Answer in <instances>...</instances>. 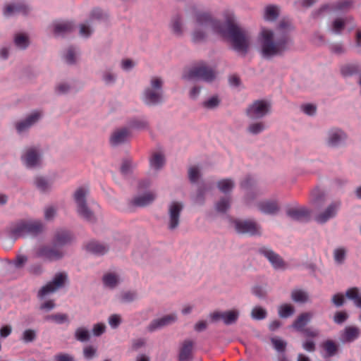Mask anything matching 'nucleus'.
Segmentation results:
<instances>
[{
	"label": "nucleus",
	"instance_id": "37",
	"mask_svg": "<svg viewBox=\"0 0 361 361\" xmlns=\"http://www.w3.org/2000/svg\"><path fill=\"white\" fill-rule=\"evenodd\" d=\"M295 312L294 307L290 304H283L279 307V315L281 318H288Z\"/></svg>",
	"mask_w": 361,
	"mask_h": 361
},
{
	"label": "nucleus",
	"instance_id": "30",
	"mask_svg": "<svg viewBox=\"0 0 361 361\" xmlns=\"http://www.w3.org/2000/svg\"><path fill=\"white\" fill-rule=\"evenodd\" d=\"M345 296L352 300L357 307L361 309V294L357 287H352L346 290Z\"/></svg>",
	"mask_w": 361,
	"mask_h": 361
},
{
	"label": "nucleus",
	"instance_id": "24",
	"mask_svg": "<svg viewBox=\"0 0 361 361\" xmlns=\"http://www.w3.org/2000/svg\"><path fill=\"white\" fill-rule=\"evenodd\" d=\"M54 32L56 36H63L70 33L74 28L73 23L69 21H57L54 23Z\"/></svg>",
	"mask_w": 361,
	"mask_h": 361
},
{
	"label": "nucleus",
	"instance_id": "31",
	"mask_svg": "<svg viewBox=\"0 0 361 361\" xmlns=\"http://www.w3.org/2000/svg\"><path fill=\"white\" fill-rule=\"evenodd\" d=\"M182 204L178 202H173L169 209L170 226H178L179 223V215L182 209Z\"/></svg>",
	"mask_w": 361,
	"mask_h": 361
},
{
	"label": "nucleus",
	"instance_id": "10",
	"mask_svg": "<svg viewBox=\"0 0 361 361\" xmlns=\"http://www.w3.org/2000/svg\"><path fill=\"white\" fill-rule=\"evenodd\" d=\"M270 110V104L264 100H256L246 110L247 116L251 119H259L266 116Z\"/></svg>",
	"mask_w": 361,
	"mask_h": 361
},
{
	"label": "nucleus",
	"instance_id": "52",
	"mask_svg": "<svg viewBox=\"0 0 361 361\" xmlns=\"http://www.w3.org/2000/svg\"><path fill=\"white\" fill-rule=\"evenodd\" d=\"M346 256V251L344 248H337L334 252V260L338 264L343 263Z\"/></svg>",
	"mask_w": 361,
	"mask_h": 361
},
{
	"label": "nucleus",
	"instance_id": "42",
	"mask_svg": "<svg viewBox=\"0 0 361 361\" xmlns=\"http://www.w3.org/2000/svg\"><path fill=\"white\" fill-rule=\"evenodd\" d=\"M14 42L16 47L20 49H25L29 44L28 37L24 34H17L14 38Z\"/></svg>",
	"mask_w": 361,
	"mask_h": 361
},
{
	"label": "nucleus",
	"instance_id": "49",
	"mask_svg": "<svg viewBox=\"0 0 361 361\" xmlns=\"http://www.w3.org/2000/svg\"><path fill=\"white\" fill-rule=\"evenodd\" d=\"M345 25V20L342 18H336L334 20L332 23V31L339 35L341 33L342 30L344 29Z\"/></svg>",
	"mask_w": 361,
	"mask_h": 361
},
{
	"label": "nucleus",
	"instance_id": "60",
	"mask_svg": "<svg viewBox=\"0 0 361 361\" xmlns=\"http://www.w3.org/2000/svg\"><path fill=\"white\" fill-rule=\"evenodd\" d=\"M106 326L102 323H97L93 326L92 333L95 336H100L105 332Z\"/></svg>",
	"mask_w": 361,
	"mask_h": 361
},
{
	"label": "nucleus",
	"instance_id": "4",
	"mask_svg": "<svg viewBox=\"0 0 361 361\" xmlns=\"http://www.w3.org/2000/svg\"><path fill=\"white\" fill-rule=\"evenodd\" d=\"M163 80L159 77H152L149 87L145 88L142 101L149 106L157 105L163 102Z\"/></svg>",
	"mask_w": 361,
	"mask_h": 361
},
{
	"label": "nucleus",
	"instance_id": "25",
	"mask_svg": "<svg viewBox=\"0 0 361 361\" xmlns=\"http://www.w3.org/2000/svg\"><path fill=\"white\" fill-rule=\"evenodd\" d=\"M258 209L267 214H275L279 211V206L276 201L264 200L258 203Z\"/></svg>",
	"mask_w": 361,
	"mask_h": 361
},
{
	"label": "nucleus",
	"instance_id": "15",
	"mask_svg": "<svg viewBox=\"0 0 361 361\" xmlns=\"http://www.w3.org/2000/svg\"><path fill=\"white\" fill-rule=\"evenodd\" d=\"M341 207L339 201H335L330 204L323 212H320L315 217L317 223L322 224H325L330 219L334 218Z\"/></svg>",
	"mask_w": 361,
	"mask_h": 361
},
{
	"label": "nucleus",
	"instance_id": "45",
	"mask_svg": "<svg viewBox=\"0 0 361 361\" xmlns=\"http://www.w3.org/2000/svg\"><path fill=\"white\" fill-rule=\"evenodd\" d=\"M354 1L353 0H341L335 6V9L340 11H348L353 8Z\"/></svg>",
	"mask_w": 361,
	"mask_h": 361
},
{
	"label": "nucleus",
	"instance_id": "23",
	"mask_svg": "<svg viewBox=\"0 0 361 361\" xmlns=\"http://www.w3.org/2000/svg\"><path fill=\"white\" fill-rule=\"evenodd\" d=\"M29 10V7L24 4H8L5 6L4 14L6 16H11L17 13L25 15L28 13Z\"/></svg>",
	"mask_w": 361,
	"mask_h": 361
},
{
	"label": "nucleus",
	"instance_id": "28",
	"mask_svg": "<svg viewBox=\"0 0 361 361\" xmlns=\"http://www.w3.org/2000/svg\"><path fill=\"white\" fill-rule=\"evenodd\" d=\"M360 334V329L357 327L349 326L344 329L341 334V338L345 343H351L357 339Z\"/></svg>",
	"mask_w": 361,
	"mask_h": 361
},
{
	"label": "nucleus",
	"instance_id": "46",
	"mask_svg": "<svg viewBox=\"0 0 361 361\" xmlns=\"http://www.w3.org/2000/svg\"><path fill=\"white\" fill-rule=\"evenodd\" d=\"M251 316L254 319L262 320L267 317V312L261 307H255L252 310Z\"/></svg>",
	"mask_w": 361,
	"mask_h": 361
},
{
	"label": "nucleus",
	"instance_id": "1",
	"mask_svg": "<svg viewBox=\"0 0 361 361\" xmlns=\"http://www.w3.org/2000/svg\"><path fill=\"white\" fill-rule=\"evenodd\" d=\"M196 26L211 30L228 40L232 48L238 53L245 56L250 48L251 36L248 31L239 27L235 22L232 13H228L225 23L212 19L207 13H195Z\"/></svg>",
	"mask_w": 361,
	"mask_h": 361
},
{
	"label": "nucleus",
	"instance_id": "51",
	"mask_svg": "<svg viewBox=\"0 0 361 361\" xmlns=\"http://www.w3.org/2000/svg\"><path fill=\"white\" fill-rule=\"evenodd\" d=\"M345 295L341 293H338L332 295L331 302L336 307H340L345 303Z\"/></svg>",
	"mask_w": 361,
	"mask_h": 361
},
{
	"label": "nucleus",
	"instance_id": "22",
	"mask_svg": "<svg viewBox=\"0 0 361 361\" xmlns=\"http://www.w3.org/2000/svg\"><path fill=\"white\" fill-rule=\"evenodd\" d=\"M155 195L152 192H147L142 195L137 196L131 200L129 202L130 207H145L151 204L155 199Z\"/></svg>",
	"mask_w": 361,
	"mask_h": 361
},
{
	"label": "nucleus",
	"instance_id": "17",
	"mask_svg": "<svg viewBox=\"0 0 361 361\" xmlns=\"http://www.w3.org/2000/svg\"><path fill=\"white\" fill-rule=\"evenodd\" d=\"M286 214L296 221H306L310 218L311 211L304 207H290L286 210Z\"/></svg>",
	"mask_w": 361,
	"mask_h": 361
},
{
	"label": "nucleus",
	"instance_id": "36",
	"mask_svg": "<svg viewBox=\"0 0 361 361\" xmlns=\"http://www.w3.org/2000/svg\"><path fill=\"white\" fill-rule=\"evenodd\" d=\"M37 336V331L32 329H25L20 336V341L25 343L34 342Z\"/></svg>",
	"mask_w": 361,
	"mask_h": 361
},
{
	"label": "nucleus",
	"instance_id": "8",
	"mask_svg": "<svg viewBox=\"0 0 361 361\" xmlns=\"http://www.w3.org/2000/svg\"><path fill=\"white\" fill-rule=\"evenodd\" d=\"M257 253L264 257L275 270H285L287 264L283 259L271 248L262 246L258 248Z\"/></svg>",
	"mask_w": 361,
	"mask_h": 361
},
{
	"label": "nucleus",
	"instance_id": "12",
	"mask_svg": "<svg viewBox=\"0 0 361 361\" xmlns=\"http://www.w3.org/2000/svg\"><path fill=\"white\" fill-rule=\"evenodd\" d=\"M75 240V235L70 231L63 230L55 233L51 244L60 249L62 247L71 245Z\"/></svg>",
	"mask_w": 361,
	"mask_h": 361
},
{
	"label": "nucleus",
	"instance_id": "50",
	"mask_svg": "<svg viewBox=\"0 0 361 361\" xmlns=\"http://www.w3.org/2000/svg\"><path fill=\"white\" fill-rule=\"evenodd\" d=\"M171 28L176 35H180L182 33V24L180 16H175L171 20Z\"/></svg>",
	"mask_w": 361,
	"mask_h": 361
},
{
	"label": "nucleus",
	"instance_id": "16",
	"mask_svg": "<svg viewBox=\"0 0 361 361\" xmlns=\"http://www.w3.org/2000/svg\"><path fill=\"white\" fill-rule=\"evenodd\" d=\"M40 157L41 155L37 148L30 147L25 150L22 156V159L27 167L32 168L39 165Z\"/></svg>",
	"mask_w": 361,
	"mask_h": 361
},
{
	"label": "nucleus",
	"instance_id": "53",
	"mask_svg": "<svg viewBox=\"0 0 361 361\" xmlns=\"http://www.w3.org/2000/svg\"><path fill=\"white\" fill-rule=\"evenodd\" d=\"M349 317L345 311H337L334 316V322L337 324H343Z\"/></svg>",
	"mask_w": 361,
	"mask_h": 361
},
{
	"label": "nucleus",
	"instance_id": "9",
	"mask_svg": "<svg viewBox=\"0 0 361 361\" xmlns=\"http://www.w3.org/2000/svg\"><path fill=\"white\" fill-rule=\"evenodd\" d=\"M87 192V190L83 188H78L74 193V200L77 204L78 212L80 216L91 221L93 219V214L88 209L86 204V195Z\"/></svg>",
	"mask_w": 361,
	"mask_h": 361
},
{
	"label": "nucleus",
	"instance_id": "6",
	"mask_svg": "<svg viewBox=\"0 0 361 361\" xmlns=\"http://www.w3.org/2000/svg\"><path fill=\"white\" fill-rule=\"evenodd\" d=\"M186 79H201L211 82L215 78V72L204 63L200 62L191 68L183 75Z\"/></svg>",
	"mask_w": 361,
	"mask_h": 361
},
{
	"label": "nucleus",
	"instance_id": "34",
	"mask_svg": "<svg viewBox=\"0 0 361 361\" xmlns=\"http://www.w3.org/2000/svg\"><path fill=\"white\" fill-rule=\"evenodd\" d=\"M128 126L133 130H144L148 127V122L145 118H135L130 120Z\"/></svg>",
	"mask_w": 361,
	"mask_h": 361
},
{
	"label": "nucleus",
	"instance_id": "26",
	"mask_svg": "<svg viewBox=\"0 0 361 361\" xmlns=\"http://www.w3.org/2000/svg\"><path fill=\"white\" fill-rule=\"evenodd\" d=\"M346 139V135L342 130L334 129L329 133L328 143L330 146L336 147L341 145Z\"/></svg>",
	"mask_w": 361,
	"mask_h": 361
},
{
	"label": "nucleus",
	"instance_id": "63",
	"mask_svg": "<svg viewBox=\"0 0 361 361\" xmlns=\"http://www.w3.org/2000/svg\"><path fill=\"white\" fill-rule=\"evenodd\" d=\"M219 100L216 97H212L204 102V106L207 109H213L219 105Z\"/></svg>",
	"mask_w": 361,
	"mask_h": 361
},
{
	"label": "nucleus",
	"instance_id": "35",
	"mask_svg": "<svg viewBox=\"0 0 361 361\" xmlns=\"http://www.w3.org/2000/svg\"><path fill=\"white\" fill-rule=\"evenodd\" d=\"M291 299L299 303H305L308 300V295L302 290L295 289L291 292Z\"/></svg>",
	"mask_w": 361,
	"mask_h": 361
},
{
	"label": "nucleus",
	"instance_id": "41",
	"mask_svg": "<svg viewBox=\"0 0 361 361\" xmlns=\"http://www.w3.org/2000/svg\"><path fill=\"white\" fill-rule=\"evenodd\" d=\"M104 284L111 288H115L118 283V279L115 274L108 273L103 276Z\"/></svg>",
	"mask_w": 361,
	"mask_h": 361
},
{
	"label": "nucleus",
	"instance_id": "19",
	"mask_svg": "<svg viewBox=\"0 0 361 361\" xmlns=\"http://www.w3.org/2000/svg\"><path fill=\"white\" fill-rule=\"evenodd\" d=\"M85 250L94 255H104L109 250L108 245L101 243L97 240H91L85 245Z\"/></svg>",
	"mask_w": 361,
	"mask_h": 361
},
{
	"label": "nucleus",
	"instance_id": "64",
	"mask_svg": "<svg viewBox=\"0 0 361 361\" xmlns=\"http://www.w3.org/2000/svg\"><path fill=\"white\" fill-rule=\"evenodd\" d=\"M311 197L312 201L317 202L323 199L324 194L319 188H315L311 192Z\"/></svg>",
	"mask_w": 361,
	"mask_h": 361
},
{
	"label": "nucleus",
	"instance_id": "21",
	"mask_svg": "<svg viewBox=\"0 0 361 361\" xmlns=\"http://www.w3.org/2000/svg\"><path fill=\"white\" fill-rule=\"evenodd\" d=\"M130 136V131L128 128H121L115 130L110 138L112 145H118L128 140Z\"/></svg>",
	"mask_w": 361,
	"mask_h": 361
},
{
	"label": "nucleus",
	"instance_id": "5",
	"mask_svg": "<svg viewBox=\"0 0 361 361\" xmlns=\"http://www.w3.org/2000/svg\"><path fill=\"white\" fill-rule=\"evenodd\" d=\"M312 314L310 312H303L298 315L293 322L292 327L298 332L301 333L306 338H314L319 336V331L306 326L311 321Z\"/></svg>",
	"mask_w": 361,
	"mask_h": 361
},
{
	"label": "nucleus",
	"instance_id": "56",
	"mask_svg": "<svg viewBox=\"0 0 361 361\" xmlns=\"http://www.w3.org/2000/svg\"><path fill=\"white\" fill-rule=\"evenodd\" d=\"M97 353V349L92 345H88L83 349L84 357L87 360L92 359Z\"/></svg>",
	"mask_w": 361,
	"mask_h": 361
},
{
	"label": "nucleus",
	"instance_id": "44",
	"mask_svg": "<svg viewBox=\"0 0 361 361\" xmlns=\"http://www.w3.org/2000/svg\"><path fill=\"white\" fill-rule=\"evenodd\" d=\"M279 16V9L275 6H269L265 9L264 18L268 20H274Z\"/></svg>",
	"mask_w": 361,
	"mask_h": 361
},
{
	"label": "nucleus",
	"instance_id": "33",
	"mask_svg": "<svg viewBox=\"0 0 361 361\" xmlns=\"http://www.w3.org/2000/svg\"><path fill=\"white\" fill-rule=\"evenodd\" d=\"M46 321H51L57 324H68L70 322L68 316L64 313H56L45 316Z\"/></svg>",
	"mask_w": 361,
	"mask_h": 361
},
{
	"label": "nucleus",
	"instance_id": "59",
	"mask_svg": "<svg viewBox=\"0 0 361 361\" xmlns=\"http://www.w3.org/2000/svg\"><path fill=\"white\" fill-rule=\"evenodd\" d=\"M65 60L69 64H73L75 61V52L73 47H69L67 49L65 55Z\"/></svg>",
	"mask_w": 361,
	"mask_h": 361
},
{
	"label": "nucleus",
	"instance_id": "20",
	"mask_svg": "<svg viewBox=\"0 0 361 361\" xmlns=\"http://www.w3.org/2000/svg\"><path fill=\"white\" fill-rule=\"evenodd\" d=\"M321 348L324 352V358H329L335 356L339 350V345L334 341L327 339L320 344Z\"/></svg>",
	"mask_w": 361,
	"mask_h": 361
},
{
	"label": "nucleus",
	"instance_id": "29",
	"mask_svg": "<svg viewBox=\"0 0 361 361\" xmlns=\"http://www.w3.org/2000/svg\"><path fill=\"white\" fill-rule=\"evenodd\" d=\"M233 232L239 236H260V227H233Z\"/></svg>",
	"mask_w": 361,
	"mask_h": 361
},
{
	"label": "nucleus",
	"instance_id": "61",
	"mask_svg": "<svg viewBox=\"0 0 361 361\" xmlns=\"http://www.w3.org/2000/svg\"><path fill=\"white\" fill-rule=\"evenodd\" d=\"M188 176H189L190 180L192 183L196 182L200 176V171H199L198 168L196 166L190 167L188 171Z\"/></svg>",
	"mask_w": 361,
	"mask_h": 361
},
{
	"label": "nucleus",
	"instance_id": "7",
	"mask_svg": "<svg viewBox=\"0 0 361 361\" xmlns=\"http://www.w3.org/2000/svg\"><path fill=\"white\" fill-rule=\"evenodd\" d=\"M35 255L44 261L54 262L61 259L64 257V252L53 245H43L37 249Z\"/></svg>",
	"mask_w": 361,
	"mask_h": 361
},
{
	"label": "nucleus",
	"instance_id": "40",
	"mask_svg": "<svg viewBox=\"0 0 361 361\" xmlns=\"http://www.w3.org/2000/svg\"><path fill=\"white\" fill-rule=\"evenodd\" d=\"M164 164V157L160 153H154L150 159V166L154 169H161Z\"/></svg>",
	"mask_w": 361,
	"mask_h": 361
},
{
	"label": "nucleus",
	"instance_id": "2",
	"mask_svg": "<svg viewBox=\"0 0 361 361\" xmlns=\"http://www.w3.org/2000/svg\"><path fill=\"white\" fill-rule=\"evenodd\" d=\"M289 26L288 22L281 21L279 29L281 32L276 36L274 32L270 30H262L261 49L264 58L271 59L275 56L282 55L289 49L290 39L287 34L283 32Z\"/></svg>",
	"mask_w": 361,
	"mask_h": 361
},
{
	"label": "nucleus",
	"instance_id": "14",
	"mask_svg": "<svg viewBox=\"0 0 361 361\" xmlns=\"http://www.w3.org/2000/svg\"><path fill=\"white\" fill-rule=\"evenodd\" d=\"M176 320V316L175 314H166L161 318H157L152 320L147 327L149 332H154L159 329H161L165 326H167Z\"/></svg>",
	"mask_w": 361,
	"mask_h": 361
},
{
	"label": "nucleus",
	"instance_id": "47",
	"mask_svg": "<svg viewBox=\"0 0 361 361\" xmlns=\"http://www.w3.org/2000/svg\"><path fill=\"white\" fill-rule=\"evenodd\" d=\"M230 204L229 197H223L216 204V209L219 212H225L230 207Z\"/></svg>",
	"mask_w": 361,
	"mask_h": 361
},
{
	"label": "nucleus",
	"instance_id": "48",
	"mask_svg": "<svg viewBox=\"0 0 361 361\" xmlns=\"http://www.w3.org/2000/svg\"><path fill=\"white\" fill-rule=\"evenodd\" d=\"M264 129L265 125L263 122H256L251 123L247 128L248 132L254 135L260 133Z\"/></svg>",
	"mask_w": 361,
	"mask_h": 361
},
{
	"label": "nucleus",
	"instance_id": "39",
	"mask_svg": "<svg viewBox=\"0 0 361 361\" xmlns=\"http://www.w3.org/2000/svg\"><path fill=\"white\" fill-rule=\"evenodd\" d=\"M75 338L80 342H87L90 338V331L84 327H78L75 331Z\"/></svg>",
	"mask_w": 361,
	"mask_h": 361
},
{
	"label": "nucleus",
	"instance_id": "18",
	"mask_svg": "<svg viewBox=\"0 0 361 361\" xmlns=\"http://www.w3.org/2000/svg\"><path fill=\"white\" fill-rule=\"evenodd\" d=\"M40 111H36L30 114L25 120L18 122L16 125L18 133L25 131L34 125L41 117Z\"/></svg>",
	"mask_w": 361,
	"mask_h": 361
},
{
	"label": "nucleus",
	"instance_id": "43",
	"mask_svg": "<svg viewBox=\"0 0 361 361\" xmlns=\"http://www.w3.org/2000/svg\"><path fill=\"white\" fill-rule=\"evenodd\" d=\"M271 342L276 351L279 353H285L287 346V343L285 341L274 337L271 338Z\"/></svg>",
	"mask_w": 361,
	"mask_h": 361
},
{
	"label": "nucleus",
	"instance_id": "32",
	"mask_svg": "<svg viewBox=\"0 0 361 361\" xmlns=\"http://www.w3.org/2000/svg\"><path fill=\"white\" fill-rule=\"evenodd\" d=\"M34 183L35 187L42 192L49 191L52 185V183L50 180L41 176L36 177Z\"/></svg>",
	"mask_w": 361,
	"mask_h": 361
},
{
	"label": "nucleus",
	"instance_id": "62",
	"mask_svg": "<svg viewBox=\"0 0 361 361\" xmlns=\"http://www.w3.org/2000/svg\"><path fill=\"white\" fill-rule=\"evenodd\" d=\"M121 323V319L118 314H111L109 318V324L113 329L117 328Z\"/></svg>",
	"mask_w": 361,
	"mask_h": 361
},
{
	"label": "nucleus",
	"instance_id": "38",
	"mask_svg": "<svg viewBox=\"0 0 361 361\" xmlns=\"http://www.w3.org/2000/svg\"><path fill=\"white\" fill-rule=\"evenodd\" d=\"M217 187L224 193L231 192L234 187V182L230 178L222 179L217 183Z\"/></svg>",
	"mask_w": 361,
	"mask_h": 361
},
{
	"label": "nucleus",
	"instance_id": "54",
	"mask_svg": "<svg viewBox=\"0 0 361 361\" xmlns=\"http://www.w3.org/2000/svg\"><path fill=\"white\" fill-rule=\"evenodd\" d=\"M133 168V164L132 160L130 159H126L123 161L121 166V172L123 175L126 176L130 173Z\"/></svg>",
	"mask_w": 361,
	"mask_h": 361
},
{
	"label": "nucleus",
	"instance_id": "13",
	"mask_svg": "<svg viewBox=\"0 0 361 361\" xmlns=\"http://www.w3.org/2000/svg\"><path fill=\"white\" fill-rule=\"evenodd\" d=\"M239 311L232 310L223 312H214L209 314L212 322H216L221 319L226 325H231L235 324L239 318Z\"/></svg>",
	"mask_w": 361,
	"mask_h": 361
},
{
	"label": "nucleus",
	"instance_id": "27",
	"mask_svg": "<svg viewBox=\"0 0 361 361\" xmlns=\"http://www.w3.org/2000/svg\"><path fill=\"white\" fill-rule=\"evenodd\" d=\"M192 348L193 342L192 341H185L180 349L178 361H190L192 360Z\"/></svg>",
	"mask_w": 361,
	"mask_h": 361
},
{
	"label": "nucleus",
	"instance_id": "55",
	"mask_svg": "<svg viewBox=\"0 0 361 361\" xmlns=\"http://www.w3.org/2000/svg\"><path fill=\"white\" fill-rule=\"evenodd\" d=\"M302 348L310 353L314 352L316 350L315 342L312 339H306L302 344Z\"/></svg>",
	"mask_w": 361,
	"mask_h": 361
},
{
	"label": "nucleus",
	"instance_id": "57",
	"mask_svg": "<svg viewBox=\"0 0 361 361\" xmlns=\"http://www.w3.org/2000/svg\"><path fill=\"white\" fill-rule=\"evenodd\" d=\"M54 361H75L73 355L68 353H58L54 355Z\"/></svg>",
	"mask_w": 361,
	"mask_h": 361
},
{
	"label": "nucleus",
	"instance_id": "58",
	"mask_svg": "<svg viewBox=\"0 0 361 361\" xmlns=\"http://www.w3.org/2000/svg\"><path fill=\"white\" fill-rule=\"evenodd\" d=\"M27 257L23 255H18L16 256L14 261V265L16 269L22 268L27 262Z\"/></svg>",
	"mask_w": 361,
	"mask_h": 361
},
{
	"label": "nucleus",
	"instance_id": "11",
	"mask_svg": "<svg viewBox=\"0 0 361 361\" xmlns=\"http://www.w3.org/2000/svg\"><path fill=\"white\" fill-rule=\"evenodd\" d=\"M66 280V275L63 273L56 274L51 281L47 283L38 292V296L43 298L62 287Z\"/></svg>",
	"mask_w": 361,
	"mask_h": 361
},
{
	"label": "nucleus",
	"instance_id": "3",
	"mask_svg": "<svg viewBox=\"0 0 361 361\" xmlns=\"http://www.w3.org/2000/svg\"><path fill=\"white\" fill-rule=\"evenodd\" d=\"M47 227H0V240H11L30 238L43 241L47 238Z\"/></svg>",
	"mask_w": 361,
	"mask_h": 361
}]
</instances>
